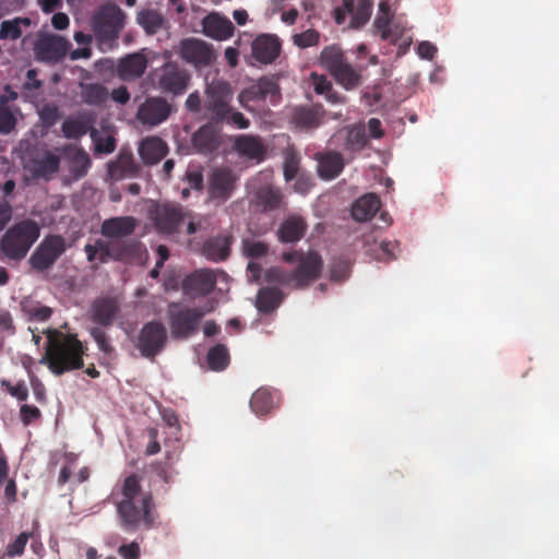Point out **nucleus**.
Masks as SVG:
<instances>
[{"instance_id": "nucleus-1", "label": "nucleus", "mask_w": 559, "mask_h": 559, "mask_svg": "<svg viewBox=\"0 0 559 559\" xmlns=\"http://www.w3.org/2000/svg\"><path fill=\"white\" fill-rule=\"evenodd\" d=\"M140 475L132 473L117 483L109 496L116 507L118 525L128 534L153 528L158 516L153 496L143 490Z\"/></svg>"}, {"instance_id": "nucleus-57", "label": "nucleus", "mask_w": 559, "mask_h": 559, "mask_svg": "<svg viewBox=\"0 0 559 559\" xmlns=\"http://www.w3.org/2000/svg\"><path fill=\"white\" fill-rule=\"evenodd\" d=\"M16 123L13 114L4 106L0 105V133H9Z\"/></svg>"}, {"instance_id": "nucleus-10", "label": "nucleus", "mask_w": 559, "mask_h": 559, "mask_svg": "<svg viewBox=\"0 0 559 559\" xmlns=\"http://www.w3.org/2000/svg\"><path fill=\"white\" fill-rule=\"evenodd\" d=\"M67 248L66 239L61 235L45 236L29 258L32 269L40 273L50 270Z\"/></svg>"}, {"instance_id": "nucleus-21", "label": "nucleus", "mask_w": 559, "mask_h": 559, "mask_svg": "<svg viewBox=\"0 0 559 559\" xmlns=\"http://www.w3.org/2000/svg\"><path fill=\"white\" fill-rule=\"evenodd\" d=\"M235 26L229 19L212 12L202 20V32L215 40H226L234 35Z\"/></svg>"}, {"instance_id": "nucleus-58", "label": "nucleus", "mask_w": 559, "mask_h": 559, "mask_svg": "<svg viewBox=\"0 0 559 559\" xmlns=\"http://www.w3.org/2000/svg\"><path fill=\"white\" fill-rule=\"evenodd\" d=\"M223 123L236 127L238 129H247L250 126L249 119H247L240 111H235L233 107L226 115V119H224Z\"/></svg>"}, {"instance_id": "nucleus-36", "label": "nucleus", "mask_w": 559, "mask_h": 559, "mask_svg": "<svg viewBox=\"0 0 559 559\" xmlns=\"http://www.w3.org/2000/svg\"><path fill=\"white\" fill-rule=\"evenodd\" d=\"M60 158L47 152L41 158L33 162L32 173L36 178H50L53 174L59 170Z\"/></svg>"}, {"instance_id": "nucleus-12", "label": "nucleus", "mask_w": 559, "mask_h": 559, "mask_svg": "<svg viewBox=\"0 0 559 559\" xmlns=\"http://www.w3.org/2000/svg\"><path fill=\"white\" fill-rule=\"evenodd\" d=\"M178 55L185 62L195 68L209 67L216 59L213 46L194 37L186 38L180 41Z\"/></svg>"}, {"instance_id": "nucleus-17", "label": "nucleus", "mask_w": 559, "mask_h": 559, "mask_svg": "<svg viewBox=\"0 0 559 559\" xmlns=\"http://www.w3.org/2000/svg\"><path fill=\"white\" fill-rule=\"evenodd\" d=\"M237 177L229 168L213 169L209 179V194L214 200L227 201L236 187Z\"/></svg>"}, {"instance_id": "nucleus-38", "label": "nucleus", "mask_w": 559, "mask_h": 559, "mask_svg": "<svg viewBox=\"0 0 559 559\" xmlns=\"http://www.w3.org/2000/svg\"><path fill=\"white\" fill-rule=\"evenodd\" d=\"M373 27L381 39L389 40L393 45H396L402 36V29L397 25H392V16L378 14L373 21Z\"/></svg>"}, {"instance_id": "nucleus-6", "label": "nucleus", "mask_w": 559, "mask_h": 559, "mask_svg": "<svg viewBox=\"0 0 559 559\" xmlns=\"http://www.w3.org/2000/svg\"><path fill=\"white\" fill-rule=\"evenodd\" d=\"M282 260L288 264L298 263L293 271L296 289L308 287L321 276L323 260L317 251H287L282 254Z\"/></svg>"}, {"instance_id": "nucleus-56", "label": "nucleus", "mask_w": 559, "mask_h": 559, "mask_svg": "<svg viewBox=\"0 0 559 559\" xmlns=\"http://www.w3.org/2000/svg\"><path fill=\"white\" fill-rule=\"evenodd\" d=\"M356 5L355 0H342V4L336 7L333 11L334 20L336 24L342 25L346 21L348 14H353Z\"/></svg>"}, {"instance_id": "nucleus-14", "label": "nucleus", "mask_w": 559, "mask_h": 559, "mask_svg": "<svg viewBox=\"0 0 559 559\" xmlns=\"http://www.w3.org/2000/svg\"><path fill=\"white\" fill-rule=\"evenodd\" d=\"M70 46L71 44L59 35H45L35 43L34 51L37 60L57 63L67 56Z\"/></svg>"}, {"instance_id": "nucleus-2", "label": "nucleus", "mask_w": 559, "mask_h": 559, "mask_svg": "<svg viewBox=\"0 0 559 559\" xmlns=\"http://www.w3.org/2000/svg\"><path fill=\"white\" fill-rule=\"evenodd\" d=\"M47 337L45 354L39 360L55 376L82 369L84 356L88 349L87 343L79 340L76 333H64L57 329L44 331Z\"/></svg>"}, {"instance_id": "nucleus-62", "label": "nucleus", "mask_w": 559, "mask_h": 559, "mask_svg": "<svg viewBox=\"0 0 559 559\" xmlns=\"http://www.w3.org/2000/svg\"><path fill=\"white\" fill-rule=\"evenodd\" d=\"M186 179L189 188L201 190L203 188V175L201 170L188 169L186 173Z\"/></svg>"}, {"instance_id": "nucleus-52", "label": "nucleus", "mask_w": 559, "mask_h": 559, "mask_svg": "<svg viewBox=\"0 0 559 559\" xmlns=\"http://www.w3.org/2000/svg\"><path fill=\"white\" fill-rule=\"evenodd\" d=\"M22 36V29L20 25H17V21L5 20L0 25V39H19Z\"/></svg>"}, {"instance_id": "nucleus-51", "label": "nucleus", "mask_w": 559, "mask_h": 559, "mask_svg": "<svg viewBox=\"0 0 559 559\" xmlns=\"http://www.w3.org/2000/svg\"><path fill=\"white\" fill-rule=\"evenodd\" d=\"M33 536V533H21L13 542L7 546V555L9 557H20L24 554L28 539Z\"/></svg>"}, {"instance_id": "nucleus-37", "label": "nucleus", "mask_w": 559, "mask_h": 559, "mask_svg": "<svg viewBox=\"0 0 559 559\" xmlns=\"http://www.w3.org/2000/svg\"><path fill=\"white\" fill-rule=\"evenodd\" d=\"M109 97L107 88L99 83H86L81 85V98L84 104L103 106Z\"/></svg>"}, {"instance_id": "nucleus-60", "label": "nucleus", "mask_w": 559, "mask_h": 559, "mask_svg": "<svg viewBox=\"0 0 559 559\" xmlns=\"http://www.w3.org/2000/svg\"><path fill=\"white\" fill-rule=\"evenodd\" d=\"M298 164H299L298 158L295 155L289 154L285 157L284 178L286 181H290L297 176Z\"/></svg>"}, {"instance_id": "nucleus-46", "label": "nucleus", "mask_w": 559, "mask_h": 559, "mask_svg": "<svg viewBox=\"0 0 559 559\" xmlns=\"http://www.w3.org/2000/svg\"><path fill=\"white\" fill-rule=\"evenodd\" d=\"M91 166V158L83 150H78L71 156L69 162V170L75 178H82L87 174Z\"/></svg>"}, {"instance_id": "nucleus-19", "label": "nucleus", "mask_w": 559, "mask_h": 559, "mask_svg": "<svg viewBox=\"0 0 559 559\" xmlns=\"http://www.w3.org/2000/svg\"><path fill=\"white\" fill-rule=\"evenodd\" d=\"M282 44L277 36L261 34L251 44L252 57L262 64H270L280 56Z\"/></svg>"}, {"instance_id": "nucleus-40", "label": "nucleus", "mask_w": 559, "mask_h": 559, "mask_svg": "<svg viewBox=\"0 0 559 559\" xmlns=\"http://www.w3.org/2000/svg\"><path fill=\"white\" fill-rule=\"evenodd\" d=\"M92 129V121L85 117L66 119L61 126L63 135L74 140L82 138L87 132L91 133Z\"/></svg>"}, {"instance_id": "nucleus-13", "label": "nucleus", "mask_w": 559, "mask_h": 559, "mask_svg": "<svg viewBox=\"0 0 559 559\" xmlns=\"http://www.w3.org/2000/svg\"><path fill=\"white\" fill-rule=\"evenodd\" d=\"M173 105L162 96H151L138 108L136 119L144 126L156 127L166 121Z\"/></svg>"}, {"instance_id": "nucleus-7", "label": "nucleus", "mask_w": 559, "mask_h": 559, "mask_svg": "<svg viewBox=\"0 0 559 559\" xmlns=\"http://www.w3.org/2000/svg\"><path fill=\"white\" fill-rule=\"evenodd\" d=\"M152 82L160 93L178 97L183 95L190 85L191 74L177 62L168 61L152 73Z\"/></svg>"}, {"instance_id": "nucleus-64", "label": "nucleus", "mask_w": 559, "mask_h": 559, "mask_svg": "<svg viewBox=\"0 0 559 559\" xmlns=\"http://www.w3.org/2000/svg\"><path fill=\"white\" fill-rule=\"evenodd\" d=\"M13 215V209L9 201H0V231L4 229Z\"/></svg>"}, {"instance_id": "nucleus-26", "label": "nucleus", "mask_w": 559, "mask_h": 559, "mask_svg": "<svg viewBox=\"0 0 559 559\" xmlns=\"http://www.w3.org/2000/svg\"><path fill=\"white\" fill-rule=\"evenodd\" d=\"M191 142L198 153L211 154L218 148L221 138L214 126L209 122L193 133Z\"/></svg>"}, {"instance_id": "nucleus-27", "label": "nucleus", "mask_w": 559, "mask_h": 559, "mask_svg": "<svg viewBox=\"0 0 559 559\" xmlns=\"http://www.w3.org/2000/svg\"><path fill=\"white\" fill-rule=\"evenodd\" d=\"M147 67L146 58L141 53H131L121 58L117 66V73L122 80L141 78Z\"/></svg>"}, {"instance_id": "nucleus-29", "label": "nucleus", "mask_w": 559, "mask_h": 559, "mask_svg": "<svg viewBox=\"0 0 559 559\" xmlns=\"http://www.w3.org/2000/svg\"><path fill=\"white\" fill-rule=\"evenodd\" d=\"M380 199L374 193H367L360 197L352 207V216L355 221L367 222L379 211Z\"/></svg>"}, {"instance_id": "nucleus-59", "label": "nucleus", "mask_w": 559, "mask_h": 559, "mask_svg": "<svg viewBox=\"0 0 559 559\" xmlns=\"http://www.w3.org/2000/svg\"><path fill=\"white\" fill-rule=\"evenodd\" d=\"M118 554L122 559H140V545L136 542L123 544L118 548Z\"/></svg>"}, {"instance_id": "nucleus-47", "label": "nucleus", "mask_w": 559, "mask_h": 559, "mask_svg": "<svg viewBox=\"0 0 559 559\" xmlns=\"http://www.w3.org/2000/svg\"><path fill=\"white\" fill-rule=\"evenodd\" d=\"M264 278L267 283L287 285L295 288V278L293 271H286L280 266L266 270Z\"/></svg>"}, {"instance_id": "nucleus-35", "label": "nucleus", "mask_w": 559, "mask_h": 559, "mask_svg": "<svg viewBox=\"0 0 559 559\" xmlns=\"http://www.w3.org/2000/svg\"><path fill=\"white\" fill-rule=\"evenodd\" d=\"M283 294L275 287H263L257 295V308L262 313L274 311L282 302Z\"/></svg>"}, {"instance_id": "nucleus-20", "label": "nucleus", "mask_w": 559, "mask_h": 559, "mask_svg": "<svg viewBox=\"0 0 559 559\" xmlns=\"http://www.w3.org/2000/svg\"><path fill=\"white\" fill-rule=\"evenodd\" d=\"M138 226V221L133 216H116L105 219L100 225L102 236L121 240L131 236Z\"/></svg>"}, {"instance_id": "nucleus-28", "label": "nucleus", "mask_w": 559, "mask_h": 559, "mask_svg": "<svg viewBox=\"0 0 559 559\" xmlns=\"http://www.w3.org/2000/svg\"><path fill=\"white\" fill-rule=\"evenodd\" d=\"M168 147L165 141L157 136L144 139L139 146V154L144 164L155 165L167 154Z\"/></svg>"}, {"instance_id": "nucleus-31", "label": "nucleus", "mask_w": 559, "mask_h": 559, "mask_svg": "<svg viewBox=\"0 0 559 559\" xmlns=\"http://www.w3.org/2000/svg\"><path fill=\"white\" fill-rule=\"evenodd\" d=\"M235 148L240 155L257 160H262L266 153L263 142L255 135H239L235 141Z\"/></svg>"}, {"instance_id": "nucleus-23", "label": "nucleus", "mask_w": 559, "mask_h": 559, "mask_svg": "<svg viewBox=\"0 0 559 559\" xmlns=\"http://www.w3.org/2000/svg\"><path fill=\"white\" fill-rule=\"evenodd\" d=\"M325 110L321 105L298 106L294 108L292 121L302 130H311L320 127L324 120Z\"/></svg>"}, {"instance_id": "nucleus-41", "label": "nucleus", "mask_w": 559, "mask_h": 559, "mask_svg": "<svg viewBox=\"0 0 559 559\" xmlns=\"http://www.w3.org/2000/svg\"><path fill=\"white\" fill-rule=\"evenodd\" d=\"M338 84L353 90L360 84L361 75L346 61L331 72Z\"/></svg>"}, {"instance_id": "nucleus-61", "label": "nucleus", "mask_w": 559, "mask_h": 559, "mask_svg": "<svg viewBox=\"0 0 559 559\" xmlns=\"http://www.w3.org/2000/svg\"><path fill=\"white\" fill-rule=\"evenodd\" d=\"M31 386L36 401L40 404H45L47 402V394L44 383L38 378L33 377L31 378Z\"/></svg>"}, {"instance_id": "nucleus-15", "label": "nucleus", "mask_w": 559, "mask_h": 559, "mask_svg": "<svg viewBox=\"0 0 559 559\" xmlns=\"http://www.w3.org/2000/svg\"><path fill=\"white\" fill-rule=\"evenodd\" d=\"M270 97L272 105H276L281 102V88L277 80L273 76H262L255 83L245 88L240 95V103L247 102H259Z\"/></svg>"}, {"instance_id": "nucleus-30", "label": "nucleus", "mask_w": 559, "mask_h": 559, "mask_svg": "<svg viewBox=\"0 0 559 559\" xmlns=\"http://www.w3.org/2000/svg\"><path fill=\"white\" fill-rule=\"evenodd\" d=\"M231 238L228 236L211 237L204 241L202 253L211 261L226 260L230 254Z\"/></svg>"}, {"instance_id": "nucleus-50", "label": "nucleus", "mask_w": 559, "mask_h": 559, "mask_svg": "<svg viewBox=\"0 0 559 559\" xmlns=\"http://www.w3.org/2000/svg\"><path fill=\"white\" fill-rule=\"evenodd\" d=\"M242 249L246 257L259 259L267 253L269 246L263 241L246 239L242 242Z\"/></svg>"}, {"instance_id": "nucleus-43", "label": "nucleus", "mask_w": 559, "mask_h": 559, "mask_svg": "<svg viewBox=\"0 0 559 559\" xmlns=\"http://www.w3.org/2000/svg\"><path fill=\"white\" fill-rule=\"evenodd\" d=\"M345 62L342 49L337 45L325 46L320 53V64L330 73Z\"/></svg>"}, {"instance_id": "nucleus-55", "label": "nucleus", "mask_w": 559, "mask_h": 559, "mask_svg": "<svg viewBox=\"0 0 559 559\" xmlns=\"http://www.w3.org/2000/svg\"><path fill=\"white\" fill-rule=\"evenodd\" d=\"M41 417V412L38 407L29 404H23L20 407V419L24 426H28Z\"/></svg>"}, {"instance_id": "nucleus-24", "label": "nucleus", "mask_w": 559, "mask_h": 559, "mask_svg": "<svg viewBox=\"0 0 559 559\" xmlns=\"http://www.w3.org/2000/svg\"><path fill=\"white\" fill-rule=\"evenodd\" d=\"M334 139L349 154L361 151L368 142L365 127L357 124L340 130Z\"/></svg>"}, {"instance_id": "nucleus-44", "label": "nucleus", "mask_w": 559, "mask_h": 559, "mask_svg": "<svg viewBox=\"0 0 559 559\" xmlns=\"http://www.w3.org/2000/svg\"><path fill=\"white\" fill-rule=\"evenodd\" d=\"M206 360L209 367L214 371L224 370L229 364V353L225 345L217 344L210 348Z\"/></svg>"}, {"instance_id": "nucleus-49", "label": "nucleus", "mask_w": 559, "mask_h": 559, "mask_svg": "<svg viewBox=\"0 0 559 559\" xmlns=\"http://www.w3.org/2000/svg\"><path fill=\"white\" fill-rule=\"evenodd\" d=\"M321 34L313 29L309 28L302 33L294 34L292 37V41L298 48L305 49L313 46H318L320 43Z\"/></svg>"}, {"instance_id": "nucleus-22", "label": "nucleus", "mask_w": 559, "mask_h": 559, "mask_svg": "<svg viewBox=\"0 0 559 559\" xmlns=\"http://www.w3.org/2000/svg\"><path fill=\"white\" fill-rule=\"evenodd\" d=\"M307 228L308 224L302 216L290 214L280 224L276 236L282 243H296L304 238Z\"/></svg>"}, {"instance_id": "nucleus-33", "label": "nucleus", "mask_w": 559, "mask_h": 559, "mask_svg": "<svg viewBox=\"0 0 559 559\" xmlns=\"http://www.w3.org/2000/svg\"><path fill=\"white\" fill-rule=\"evenodd\" d=\"M117 304L109 298H99L92 306V319L94 322L108 326L118 313Z\"/></svg>"}, {"instance_id": "nucleus-18", "label": "nucleus", "mask_w": 559, "mask_h": 559, "mask_svg": "<svg viewBox=\"0 0 559 559\" xmlns=\"http://www.w3.org/2000/svg\"><path fill=\"white\" fill-rule=\"evenodd\" d=\"M216 282V273L214 271L202 269L186 276L182 281V288L186 295L203 297L213 292Z\"/></svg>"}, {"instance_id": "nucleus-53", "label": "nucleus", "mask_w": 559, "mask_h": 559, "mask_svg": "<svg viewBox=\"0 0 559 559\" xmlns=\"http://www.w3.org/2000/svg\"><path fill=\"white\" fill-rule=\"evenodd\" d=\"M91 335L95 343L97 344L100 352H103L106 355H111L115 352V348L111 345L110 340L105 333V331H103L99 328H93L91 330Z\"/></svg>"}, {"instance_id": "nucleus-34", "label": "nucleus", "mask_w": 559, "mask_h": 559, "mask_svg": "<svg viewBox=\"0 0 559 559\" xmlns=\"http://www.w3.org/2000/svg\"><path fill=\"white\" fill-rule=\"evenodd\" d=\"M139 171L140 166L130 154H120L117 160L109 165V175L117 180L135 177Z\"/></svg>"}, {"instance_id": "nucleus-8", "label": "nucleus", "mask_w": 559, "mask_h": 559, "mask_svg": "<svg viewBox=\"0 0 559 559\" xmlns=\"http://www.w3.org/2000/svg\"><path fill=\"white\" fill-rule=\"evenodd\" d=\"M233 92L228 83L214 81L205 90L204 117L212 124H222L230 111Z\"/></svg>"}, {"instance_id": "nucleus-32", "label": "nucleus", "mask_w": 559, "mask_h": 559, "mask_svg": "<svg viewBox=\"0 0 559 559\" xmlns=\"http://www.w3.org/2000/svg\"><path fill=\"white\" fill-rule=\"evenodd\" d=\"M276 391L270 388H260L251 396L250 408L258 416L270 414L276 406Z\"/></svg>"}, {"instance_id": "nucleus-45", "label": "nucleus", "mask_w": 559, "mask_h": 559, "mask_svg": "<svg viewBox=\"0 0 559 559\" xmlns=\"http://www.w3.org/2000/svg\"><path fill=\"white\" fill-rule=\"evenodd\" d=\"M371 12V0H357L349 26L356 29L362 27L369 21Z\"/></svg>"}, {"instance_id": "nucleus-5", "label": "nucleus", "mask_w": 559, "mask_h": 559, "mask_svg": "<svg viewBox=\"0 0 559 559\" xmlns=\"http://www.w3.org/2000/svg\"><path fill=\"white\" fill-rule=\"evenodd\" d=\"M207 311L198 307L191 308L180 302H170L167 317L171 336L175 340H187L195 334L200 329L202 318Z\"/></svg>"}, {"instance_id": "nucleus-42", "label": "nucleus", "mask_w": 559, "mask_h": 559, "mask_svg": "<svg viewBox=\"0 0 559 559\" xmlns=\"http://www.w3.org/2000/svg\"><path fill=\"white\" fill-rule=\"evenodd\" d=\"M136 22L144 28L146 34L154 35L162 28L164 19L157 11L142 10L136 15Z\"/></svg>"}, {"instance_id": "nucleus-11", "label": "nucleus", "mask_w": 559, "mask_h": 559, "mask_svg": "<svg viewBox=\"0 0 559 559\" xmlns=\"http://www.w3.org/2000/svg\"><path fill=\"white\" fill-rule=\"evenodd\" d=\"M167 330L165 325L156 320L145 323L140 330L134 345L145 358L153 359L166 346Z\"/></svg>"}, {"instance_id": "nucleus-16", "label": "nucleus", "mask_w": 559, "mask_h": 559, "mask_svg": "<svg viewBox=\"0 0 559 559\" xmlns=\"http://www.w3.org/2000/svg\"><path fill=\"white\" fill-rule=\"evenodd\" d=\"M182 209L173 204H163L152 212V221L156 229L162 234H174L185 219Z\"/></svg>"}, {"instance_id": "nucleus-63", "label": "nucleus", "mask_w": 559, "mask_h": 559, "mask_svg": "<svg viewBox=\"0 0 559 559\" xmlns=\"http://www.w3.org/2000/svg\"><path fill=\"white\" fill-rule=\"evenodd\" d=\"M150 442L145 449L146 455H154L160 451V445L157 440L158 431L156 428H148L146 430Z\"/></svg>"}, {"instance_id": "nucleus-3", "label": "nucleus", "mask_w": 559, "mask_h": 559, "mask_svg": "<svg viewBox=\"0 0 559 559\" xmlns=\"http://www.w3.org/2000/svg\"><path fill=\"white\" fill-rule=\"evenodd\" d=\"M40 236L37 222L25 218L5 230L0 239V252L9 261L20 262Z\"/></svg>"}, {"instance_id": "nucleus-4", "label": "nucleus", "mask_w": 559, "mask_h": 559, "mask_svg": "<svg viewBox=\"0 0 559 559\" xmlns=\"http://www.w3.org/2000/svg\"><path fill=\"white\" fill-rule=\"evenodd\" d=\"M126 19V13L118 5H102L92 17L93 32L99 44L111 46L116 43L124 27Z\"/></svg>"}, {"instance_id": "nucleus-48", "label": "nucleus", "mask_w": 559, "mask_h": 559, "mask_svg": "<svg viewBox=\"0 0 559 559\" xmlns=\"http://www.w3.org/2000/svg\"><path fill=\"white\" fill-rule=\"evenodd\" d=\"M96 154H110L116 148V140L112 135L102 136L96 129L91 130Z\"/></svg>"}, {"instance_id": "nucleus-39", "label": "nucleus", "mask_w": 559, "mask_h": 559, "mask_svg": "<svg viewBox=\"0 0 559 559\" xmlns=\"http://www.w3.org/2000/svg\"><path fill=\"white\" fill-rule=\"evenodd\" d=\"M257 204L264 211H274L280 207L283 194L278 188L265 186L255 193Z\"/></svg>"}, {"instance_id": "nucleus-25", "label": "nucleus", "mask_w": 559, "mask_h": 559, "mask_svg": "<svg viewBox=\"0 0 559 559\" xmlns=\"http://www.w3.org/2000/svg\"><path fill=\"white\" fill-rule=\"evenodd\" d=\"M316 160L318 162V174L325 180L336 178L345 166L343 155L336 151L317 153Z\"/></svg>"}, {"instance_id": "nucleus-54", "label": "nucleus", "mask_w": 559, "mask_h": 559, "mask_svg": "<svg viewBox=\"0 0 559 559\" xmlns=\"http://www.w3.org/2000/svg\"><path fill=\"white\" fill-rule=\"evenodd\" d=\"M1 386L5 388L8 393L19 401H26L28 397V389L24 381H20L15 384L11 383L9 380H1Z\"/></svg>"}, {"instance_id": "nucleus-9", "label": "nucleus", "mask_w": 559, "mask_h": 559, "mask_svg": "<svg viewBox=\"0 0 559 559\" xmlns=\"http://www.w3.org/2000/svg\"><path fill=\"white\" fill-rule=\"evenodd\" d=\"M95 250L98 263H107L109 260L129 262L140 259L143 253V245L135 239L105 241L96 239Z\"/></svg>"}]
</instances>
